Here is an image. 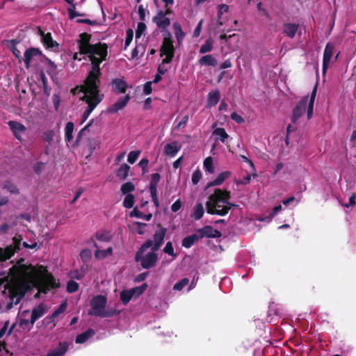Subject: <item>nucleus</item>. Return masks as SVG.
Instances as JSON below:
<instances>
[{
	"mask_svg": "<svg viewBox=\"0 0 356 356\" xmlns=\"http://www.w3.org/2000/svg\"><path fill=\"white\" fill-rule=\"evenodd\" d=\"M86 50L85 55L88 56L89 60L91 62V68L83 83L100 86V77L102 76L100 64L107 59L108 45L106 43L99 42L88 46V49Z\"/></svg>",
	"mask_w": 356,
	"mask_h": 356,
	"instance_id": "obj_1",
	"label": "nucleus"
},
{
	"mask_svg": "<svg viewBox=\"0 0 356 356\" xmlns=\"http://www.w3.org/2000/svg\"><path fill=\"white\" fill-rule=\"evenodd\" d=\"M79 87L80 91L84 93L81 99L88 104V107L81 115V124H83L96 106L104 99V95L101 92L99 85L83 83Z\"/></svg>",
	"mask_w": 356,
	"mask_h": 356,
	"instance_id": "obj_2",
	"label": "nucleus"
},
{
	"mask_svg": "<svg viewBox=\"0 0 356 356\" xmlns=\"http://www.w3.org/2000/svg\"><path fill=\"white\" fill-rule=\"evenodd\" d=\"M231 198L230 192L226 190L216 188L214 193L209 197V200L205 204L207 212L211 215H218L216 212L220 211L225 207L227 200Z\"/></svg>",
	"mask_w": 356,
	"mask_h": 356,
	"instance_id": "obj_3",
	"label": "nucleus"
},
{
	"mask_svg": "<svg viewBox=\"0 0 356 356\" xmlns=\"http://www.w3.org/2000/svg\"><path fill=\"white\" fill-rule=\"evenodd\" d=\"M152 241L147 240L138 249L135 254V261L140 262L141 266L145 269L153 268L157 262L158 256L156 251L148 252L145 257L143 256L144 252L149 248L152 247Z\"/></svg>",
	"mask_w": 356,
	"mask_h": 356,
	"instance_id": "obj_4",
	"label": "nucleus"
},
{
	"mask_svg": "<svg viewBox=\"0 0 356 356\" xmlns=\"http://www.w3.org/2000/svg\"><path fill=\"white\" fill-rule=\"evenodd\" d=\"M7 290L8 291V297L10 301L7 304L6 309H10L13 308V305L19 304L24 297L27 291V286L26 284L6 283L4 286V290L2 291L3 296L6 294Z\"/></svg>",
	"mask_w": 356,
	"mask_h": 356,
	"instance_id": "obj_5",
	"label": "nucleus"
},
{
	"mask_svg": "<svg viewBox=\"0 0 356 356\" xmlns=\"http://www.w3.org/2000/svg\"><path fill=\"white\" fill-rule=\"evenodd\" d=\"M165 56V57L162 60V63H171L175 56L173 40L170 32H168L165 35L160 49V56Z\"/></svg>",
	"mask_w": 356,
	"mask_h": 356,
	"instance_id": "obj_6",
	"label": "nucleus"
},
{
	"mask_svg": "<svg viewBox=\"0 0 356 356\" xmlns=\"http://www.w3.org/2000/svg\"><path fill=\"white\" fill-rule=\"evenodd\" d=\"M107 298L102 295H97L90 300L91 309L88 312V315L101 317V316H108L103 313L106 307Z\"/></svg>",
	"mask_w": 356,
	"mask_h": 356,
	"instance_id": "obj_7",
	"label": "nucleus"
},
{
	"mask_svg": "<svg viewBox=\"0 0 356 356\" xmlns=\"http://www.w3.org/2000/svg\"><path fill=\"white\" fill-rule=\"evenodd\" d=\"M309 95L303 97L292 111L291 122L296 123L307 109Z\"/></svg>",
	"mask_w": 356,
	"mask_h": 356,
	"instance_id": "obj_8",
	"label": "nucleus"
},
{
	"mask_svg": "<svg viewBox=\"0 0 356 356\" xmlns=\"http://www.w3.org/2000/svg\"><path fill=\"white\" fill-rule=\"evenodd\" d=\"M157 227L159 228L155 232L153 235V241L152 245V250L157 251L164 242V238L167 233V229L161 227V224H159Z\"/></svg>",
	"mask_w": 356,
	"mask_h": 356,
	"instance_id": "obj_9",
	"label": "nucleus"
},
{
	"mask_svg": "<svg viewBox=\"0 0 356 356\" xmlns=\"http://www.w3.org/2000/svg\"><path fill=\"white\" fill-rule=\"evenodd\" d=\"M152 22L161 29H165L170 24V20L168 17H166L164 10H159L153 17Z\"/></svg>",
	"mask_w": 356,
	"mask_h": 356,
	"instance_id": "obj_10",
	"label": "nucleus"
},
{
	"mask_svg": "<svg viewBox=\"0 0 356 356\" xmlns=\"http://www.w3.org/2000/svg\"><path fill=\"white\" fill-rule=\"evenodd\" d=\"M197 232L200 238L208 237V238H219L221 236V232L217 229L213 228L210 225H207L202 228L198 229Z\"/></svg>",
	"mask_w": 356,
	"mask_h": 356,
	"instance_id": "obj_11",
	"label": "nucleus"
},
{
	"mask_svg": "<svg viewBox=\"0 0 356 356\" xmlns=\"http://www.w3.org/2000/svg\"><path fill=\"white\" fill-rule=\"evenodd\" d=\"M24 261V259H20V260L17 262V264L10 268L9 275H10L12 277H19L26 274L27 270L29 269V266L22 264Z\"/></svg>",
	"mask_w": 356,
	"mask_h": 356,
	"instance_id": "obj_12",
	"label": "nucleus"
},
{
	"mask_svg": "<svg viewBox=\"0 0 356 356\" xmlns=\"http://www.w3.org/2000/svg\"><path fill=\"white\" fill-rule=\"evenodd\" d=\"M92 35L87 33H82L79 35V39L77 40L79 45V54H85L86 49H88V46H91L92 44L90 43Z\"/></svg>",
	"mask_w": 356,
	"mask_h": 356,
	"instance_id": "obj_13",
	"label": "nucleus"
},
{
	"mask_svg": "<svg viewBox=\"0 0 356 356\" xmlns=\"http://www.w3.org/2000/svg\"><path fill=\"white\" fill-rule=\"evenodd\" d=\"M130 99L131 96L129 95H126L119 98L118 100L108 108V112L111 113L118 112L127 106Z\"/></svg>",
	"mask_w": 356,
	"mask_h": 356,
	"instance_id": "obj_14",
	"label": "nucleus"
},
{
	"mask_svg": "<svg viewBox=\"0 0 356 356\" xmlns=\"http://www.w3.org/2000/svg\"><path fill=\"white\" fill-rule=\"evenodd\" d=\"M39 33L41 35V41L47 49L58 47V42L53 40L50 33H44L40 29H39Z\"/></svg>",
	"mask_w": 356,
	"mask_h": 356,
	"instance_id": "obj_15",
	"label": "nucleus"
},
{
	"mask_svg": "<svg viewBox=\"0 0 356 356\" xmlns=\"http://www.w3.org/2000/svg\"><path fill=\"white\" fill-rule=\"evenodd\" d=\"M47 312V309L43 303L39 304L37 307H35L31 312V316L30 319V323L33 326L35 322Z\"/></svg>",
	"mask_w": 356,
	"mask_h": 356,
	"instance_id": "obj_16",
	"label": "nucleus"
},
{
	"mask_svg": "<svg viewBox=\"0 0 356 356\" xmlns=\"http://www.w3.org/2000/svg\"><path fill=\"white\" fill-rule=\"evenodd\" d=\"M334 47L332 44L327 43L325 46L323 52V73L325 74L328 65L330 62V59L332 56Z\"/></svg>",
	"mask_w": 356,
	"mask_h": 356,
	"instance_id": "obj_17",
	"label": "nucleus"
},
{
	"mask_svg": "<svg viewBox=\"0 0 356 356\" xmlns=\"http://www.w3.org/2000/svg\"><path fill=\"white\" fill-rule=\"evenodd\" d=\"M113 90L117 94L125 93L128 88V85L125 81L122 79H114L111 81Z\"/></svg>",
	"mask_w": 356,
	"mask_h": 356,
	"instance_id": "obj_18",
	"label": "nucleus"
},
{
	"mask_svg": "<svg viewBox=\"0 0 356 356\" xmlns=\"http://www.w3.org/2000/svg\"><path fill=\"white\" fill-rule=\"evenodd\" d=\"M8 125L15 138L21 140L22 134L25 131L26 127L22 123L16 121H9Z\"/></svg>",
	"mask_w": 356,
	"mask_h": 356,
	"instance_id": "obj_19",
	"label": "nucleus"
},
{
	"mask_svg": "<svg viewBox=\"0 0 356 356\" xmlns=\"http://www.w3.org/2000/svg\"><path fill=\"white\" fill-rule=\"evenodd\" d=\"M181 145L177 141L168 143L164 147V154L170 157H174L181 149Z\"/></svg>",
	"mask_w": 356,
	"mask_h": 356,
	"instance_id": "obj_20",
	"label": "nucleus"
},
{
	"mask_svg": "<svg viewBox=\"0 0 356 356\" xmlns=\"http://www.w3.org/2000/svg\"><path fill=\"white\" fill-rule=\"evenodd\" d=\"M42 54L41 51L38 48L31 47L27 49L24 52V58H23L26 68L29 67L30 63L34 56Z\"/></svg>",
	"mask_w": 356,
	"mask_h": 356,
	"instance_id": "obj_21",
	"label": "nucleus"
},
{
	"mask_svg": "<svg viewBox=\"0 0 356 356\" xmlns=\"http://www.w3.org/2000/svg\"><path fill=\"white\" fill-rule=\"evenodd\" d=\"M68 348L69 343L67 341L60 342L56 348L48 352L47 356H64Z\"/></svg>",
	"mask_w": 356,
	"mask_h": 356,
	"instance_id": "obj_22",
	"label": "nucleus"
},
{
	"mask_svg": "<svg viewBox=\"0 0 356 356\" xmlns=\"http://www.w3.org/2000/svg\"><path fill=\"white\" fill-rule=\"evenodd\" d=\"M317 88H318V83H316L314 85L313 90L312 91V93L310 95V97L308 98V102H307V119L310 120L313 116V111H314V104L315 98L316 96L317 92Z\"/></svg>",
	"mask_w": 356,
	"mask_h": 356,
	"instance_id": "obj_23",
	"label": "nucleus"
},
{
	"mask_svg": "<svg viewBox=\"0 0 356 356\" xmlns=\"http://www.w3.org/2000/svg\"><path fill=\"white\" fill-rule=\"evenodd\" d=\"M300 29L298 24L285 23L283 26L282 33L289 38H293Z\"/></svg>",
	"mask_w": 356,
	"mask_h": 356,
	"instance_id": "obj_24",
	"label": "nucleus"
},
{
	"mask_svg": "<svg viewBox=\"0 0 356 356\" xmlns=\"http://www.w3.org/2000/svg\"><path fill=\"white\" fill-rule=\"evenodd\" d=\"M89 267L88 265L84 264L80 267L79 269H76L71 270L70 273V276L72 279H75L77 280H81L88 271Z\"/></svg>",
	"mask_w": 356,
	"mask_h": 356,
	"instance_id": "obj_25",
	"label": "nucleus"
},
{
	"mask_svg": "<svg viewBox=\"0 0 356 356\" xmlns=\"http://www.w3.org/2000/svg\"><path fill=\"white\" fill-rule=\"evenodd\" d=\"M231 176L230 171H225L218 175V177L213 181L207 184V187L221 185L227 179Z\"/></svg>",
	"mask_w": 356,
	"mask_h": 356,
	"instance_id": "obj_26",
	"label": "nucleus"
},
{
	"mask_svg": "<svg viewBox=\"0 0 356 356\" xmlns=\"http://www.w3.org/2000/svg\"><path fill=\"white\" fill-rule=\"evenodd\" d=\"M95 334V332L93 329L89 328L86 331L78 334L76 337L75 342L76 343H83L88 339L91 338Z\"/></svg>",
	"mask_w": 356,
	"mask_h": 356,
	"instance_id": "obj_27",
	"label": "nucleus"
},
{
	"mask_svg": "<svg viewBox=\"0 0 356 356\" xmlns=\"http://www.w3.org/2000/svg\"><path fill=\"white\" fill-rule=\"evenodd\" d=\"M200 236L196 232L195 234H193L190 236H188L182 239L181 245L183 247L186 248H190L192 247L196 242L200 239Z\"/></svg>",
	"mask_w": 356,
	"mask_h": 356,
	"instance_id": "obj_28",
	"label": "nucleus"
},
{
	"mask_svg": "<svg viewBox=\"0 0 356 356\" xmlns=\"http://www.w3.org/2000/svg\"><path fill=\"white\" fill-rule=\"evenodd\" d=\"M220 98V94L219 90L216 89L215 90H213L210 92L208 94L207 97V104L209 106H216Z\"/></svg>",
	"mask_w": 356,
	"mask_h": 356,
	"instance_id": "obj_29",
	"label": "nucleus"
},
{
	"mask_svg": "<svg viewBox=\"0 0 356 356\" xmlns=\"http://www.w3.org/2000/svg\"><path fill=\"white\" fill-rule=\"evenodd\" d=\"M94 246L97 249L95 252V257L98 259H103L108 255L113 254V248L109 247L106 250H101L99 249L98 245L96 243H94Z\"/></svg>",
	"mask_w": 356,
	"mask_h": 356,
	"instance_id": "obj_30",
	"label": "nucleus"
},
{
	"mask_svg": "<svg viewBox=\"0 0 356 356\" xmlns=\"http://www.w3.org/2000/svg\"><path fill=\"white\" fill-rule=\"evenodd\" d=\"M198 62L200 65L215 67L217 65V60L211 54L202 56Z\"/></svg>",
	"mask_w": 356,
	"mask_h": 356,
	"instance_id": "obj_31",
	"label": "nucleus"
},
{
	"mask_svg": "<svg viewBox=\"0 0 356 356\" xmlns=\"http://www.w3.org/2000/svg\"><path fill=\"white\" fill-rule=\"evenodd\" d=\"M130 166L127 163L122 164L117 170L116 176L121 180H124L127 178Z\"/></svg>",
	"mask_w": 356,
	"mask_h": 356,
	"instance_id": "obj_32",
	"label": "nucleus"
},
{
	"mask_svg": "<svg viewBox=\"0 0 356 356\" xmlns=\"http://www.w3.org/2000/svg\"><path fill=\"white\" fill-rule=\"evenodd\" d=\"M161 179V176L158 172L151 175V179L149 186L150 193L157 192V184Z\"/></svg>",
	"mask_w": 356,
	"mask_h": 356,
	"instance_id": "obj_33",
	"label": "nucleus"
},
{
	"mask_svg": "<svg viewBox=\"0 0 356 356\" xmlns=\"http://www.w3.org/2000/svg\"><path fill=\"white\" fill-rule=\"evenodd\" d=\"M15 254V250L11 248H0V261H5L11 258Z\"/></svg>",
	"mask_w": 356,
	"mask_h": 356,
	"instance_id": "obj_34",
	"label": "nucleus"
},
{
	"mask_svg": "<svg viewBox=\"0 0 356 356\" xmlns=\"http://www.w3.org/2000/svg\"><path fill=\"white\" fill-rule=\"evenodd\" d=\"M74 125L72 122H68L65 127V140L69 143L72 140V134L74 131Z\"/></svg>",
	"mask_w": 356,
	"mask_h": 356,
	"instance_id": "obj_35",
	"label": "nucleus"
},
{
	"mask_svg": "<svg viewBox=\"0 0 356 356\" xmlns=\"http://www.w3.org/2000/svg\"><path fill=\"white\" fill-rule=\"evenodd\" d=\"M173 29L175 30V38L177 40L178 44H180L181 40L185 36L184 32L182 31L181 26L178 22L173 24Z\"/></svg>",
	"mask_w": 356,
	"mask_h": 356,
	"instance_id": "obj_36",
	"label": "nucleus"
},
{
	"mask_svg": "<svg viewBox=\"0 0 356 356\" xmlns=\"http://www.w3.org/2000/svg\"><path fill=\"white\" fill-rule=\"evenodd\" d=\"M67 301L65 300L62 302V303L59 305V307L54 310V312L51 314V316H49V318L51 321H54L55 318L58 316L60 314L63 313L67 309Z\"/></svg>",
	"mask_w": 356,
	"mask_h": 356,
	"instance_id": "obj_37",
	"label": "nucleus"
},
{
	"mask_svg": "<svg viewBox=\"0 0 356 356\" xmlns=\"http://www.w3.org/2000/svg\"><path fill=\"white\" fill-rule=\"evenodd\" d=\"M130 217H136L138 218L144 219L147 221L151 220L152 215L151 213L143 214L141 211H140L137 207H135L133 211L129 214Z\"/></svg>",
	"mask_w": 356,
	"mask_h": 356,
	"instance_id": "obj_38",
	"label": "nucleus"
},
{
	"mask_svg": "<svg viewBox=\"0 0 356 356\" xmlns=\"http://www.w3.org/2000/svg\"><path fill=\"white\" fill-rule=\"evenodd\" d=\"M204 213V209L203 205L201 203L197 204L194 207V211L192 214V218L195 220H200Z\"/></svg>",
	"mask_w": 356,
	"mask_h": 356,
	"instance_id": "obj_39",
	"label": "nucleus"
},
{
	"mask_svg": "<svg viewBox=\"0 0 356 356\" xmlns=\"http://www.w3.org/2000/svg\"><path fill=\"white\" fill-rule=\"evenodd\" d=\"M147 284L146 283H143L139 286L130 289L129 291L132 293L134 298H138L147 289Z\"/></svg>",
	"mask_w": 356,
	"mask_h": 356,
	"instance_id": "obj_40",
	"label": "nucleus"
},
{
	"mask_svg": "<svg viewBox=\"0 0 356 356\" xmlns=\"http://www.w3.org/2000/svg\"><path fill=\"white\" fill-rule=\"evenodd\" d=\"M95 236L97 240L103 242H109L112 238L111 233L108 231L97 232Z\"/></svg>",
	"mask_w": 356,
	"mask_h": 356,
	"instance_id": "obj_41",
	"label": "nucleus"
},
{
	"mask_svg": "<svg viewBox=\"0 0 356 356\" xmlns=\"http://www.w3.org/2000/svg\"><path fill=\"white\" fill-rule=\"evenodd\" d=\"M238 207V204L229 202V200L227 201V202L225 204V207L222 208V210L220 211H217V213L220 214V216H226L228 212L233 208H237Z\"/></svg>",
	"mask_w": 356,
	"mask_h": 356,
	"instance_id": "obj_42",
	"label": "nucleus"
},
{
	"mask_svg": "<svg viewBox=\"0 0 356 356\" xmlns=\"http://www.w3.org/2000/svg\"><path fill=\"white\" fill-rule=\"evenodd\" d=\"M120 298L123 305H126L129 303L131 299L134 298V296L129 289L123 290L120 294Z\"/></svg>",
	"mask_w": 356,
	"mask_h": 356,
	"instance_id": "obj_43",
	"label": "nucleus"
},
{
	"mask_svg": "<svg viewBox=\"0 0 356 356\" xmlns=\"http://www.w3.org/2000/svg\"><path fill=\"white\" fill-rule=\"evenodd\" d=\"M135 202V197L132 194H127L124 200H123V206L127 209H131L134 207Z\"/></svg>",
	"mask_w": 356,
	"mask_h": 356,
	"instance_id": "obj_44",
	"label": "nucleus"
},
{
	"mask_svg": "<svg viewBox=\"0 0 356 356\" xmlns=\"http://www.w3.org/2000/svg\"><path fill=\"white\" fill-rule=\"evenodd\" d=\"M189 283V279L187 277H184L181 280H180L179 282H177L174 286H173V290L181 291L186 286H187Z\"/></svg>",
	"mask_w": 356,
	"mask_h": 356,
	"instance_id": "obj_45",
	"label": "nucleus"
},
{
	"mask_svg": "<svg viewBox=\"0 0 356 356\" xmlns=\"http://www.w3.org/2000/svg\"><path fill=\"white\" fill-rule=\"evenodd\" d=\"M213 49V43L211 39H207L205 42L200 47V53L205 54Z\"/></svg>",
	"mask_w": 356,
	"mask_h": 356,
	"instance_id": "obj_46",
	"label": "nucleus"
},
{
	"mask_svg": "<svg viewBox=\"0 0 356 356\" xmlns=\"http://www.w3.org/2000/svg\"><path fill=\"white\" fill-rule=\"evenodd\" d=\"M120 190L123 194L127 195L135 190V186L132 182L128 181L121 186Z\"/></svg>",
	"mask_w": 356,
	"mask_h": 356,
	"instance_id": "obj_47",
	"label": "nucleus"
},
{
	"mask_svg": "<svg viewBox=\"0 0 356 356\" xmlns=\"http://www.w3.org/2000/svg\"><path fill=\"white\" fill-rule=\"evenodd\" d=\"M204 168L209 173L214 172L213 159L211 156H209L204 159Z\"/></svg>",
	"mask_w": 356,
	"mask_h": 356,
	"instance_id": "obj_48",
	"label": "nucleus"
},
{
	"mask_svg": "<svg viewBox=\"0 0 356 356\" xmlns=\"http://www.w3.org/2000/svg\"><path fill=\"white\" fill-rule=\"evenodd\" d=\"M213 134L217 136H219L220 138V140L224 143L225 141V140L228 138V134H227V132L225 131V129L224 128H216L214 131H213Z\"/></svg>",
	"mask_w": 356,
	"mask_h": 356,
	"instance_id": "obj_49",
	"label": "nucleus"
},
{
	"mask_svg": "<svg viewBox=\"0 0 356 356\" xmlns=\"http://www.w3.org/2000/svg\"><path fill=\"white\" fill-rule=\"evenodd\" d=\"M145 51V47L143 44H138L135 47V48L132 50L131 52V58H135L138 56V54L140 52L141 56L143 55Z\"/></svg>",
	"mask_w": 356,
	"mask_h": 356,
	"instance_id": "obj_50",
	"label": "nucleus"
},
{
	"mask_svg": "<svg viewBox=\"0 0 356 356\" xmlns=\"http://www.w3.org/2000/svg\"><path fill=\"white\" fill-rule=\"evenodd\" d=\"M70 6H71L67 8L68 15H69V18L70 19H73L77 16H83L85 15V14H81V13L76 12V10H75L76 4L74 3L73 2L72 3H70Z\"/></svg>",
	"mask_w": 356,
	"mask_h": 356,
	"instance_id": "obj_51",
	"label": "nucleus"
},
{
	"mask_svg": "<svg viewBox=\"0 0 356 356\" xmlns=\"http://www.w3.org/2000/svg\"><path fill=\"white\" fill-rule=\"evenodd\" d=\"M21 240H22L21 236H15L13 238V245L7 246L6 248H11L13 250H15V253L16 252L19 251L21 249V248H20Z\"/></svg>",
	"mask_w": 356,
	"mask_h": 356,
	"instance_id": "obj_52",
	"label": "nucleus"
},
{
	"mask_svg": "<svg viewBox=\"0 0 356 356\" xmlns=\"http://www.w3.org/2000/svg\"><path fill=\"white\" fill-rule=\"evenodd\" d=\"M229 11V6L226 4H220L218 6V25H222V23L220 21L221 15L223 13H227Z\"/></svg>",
	"mask_w": 356,
	"mask_h": 356,
	"instance_id": "obj_53",
	"label": "nucleus"
},
{
	"mask_svg": "<svg viewBox=\"0 0 356 356\" xmlns=\"http://www.w3.org/2000/svg\"><path fill=\"white\" fill-rule=\"evenodd\" d=\"M134 37V31L131 29H128L126 31V38L124 42V49L131 44Z\"/></svg>",
	"mask_w": 356,
	"mask_h": 356,
	"instance_id": "obj_54",
	"label": "nucleus"
},
{
	"mask_svg": "<svg viewBox=\"0 0 356 356\" xmlns=\"http://www.w3.org/2000/svg\"><path fill=\"white\" fill-rule=\"evenodd\" d=\"M146 29V25L143 22L138 23L137 29L136 30V39L140 38Z\"/></svg>",
	"mask_w": 356,
	"mask_h": 356,
	"instance_id": "obj_55",
	"label": "nucleus"
},
{
	"mask_svg": "<svg viewBox=\"0 0 356 356\" xmlns=\"http://www.w3.org/2000/svg\"><path fill=\"white\" fill-rule=\"evenodd\" d=\"M80 257L83 262H87L89 261L92 257V252L88 249H84L81 251L80 252Z\"/></svg>",
	"mask_w": 356,
	"mask_h": 356,
	"instance_id": "obj_56",
	"label": "nucleus"
},
{
	"mask_svg": "<svg viewBox=\"0 0 356 356\" xmlns=\"http://www.w3.org/2000/svg\"><path fill=\"white\" fill-rule=\"evenodd\" d=\"M140 154V151H131L128 154L127 161L133 164L136 162V161L138 159L139 155Z\"/></svg>",
	"mask_w": 356,
	"mask_h": 356,
	"instance_id": "obj_57",
	"label": "nucleus"
},
{
	"mask_svg": "<svg viewBox=\"0 0 356 356\" xmlns=\"http://www.w3.org/2000/svg\"><path fill=\"white\" fill-rule=\"evenodd\" d=\"M79 289V284L73 280H70L67 284V291L69 293H74Z\"/></svg>",
	"mask_w": 356,
	"mask_h": 356,
	"instance_id": "obj_58",
	"label": "nucleus"
},
{
	"mask_svg": "<svg viewBox=\"0 0 356 356\" xmlns=\"http://www.w3.org/2000/svg\"><path fill=\"white\" fill-rule=\"evenodd\" d=\"M3 188L12 193H18V189L15 185L9 181H6L3 184Z\"/></svg>",
	"mask_w": 356,
	"mask_h": 356,
	"instance_id": "obj_59",
	"label": "nucleus"
},
{
	"mask_svg": "<svg viewBox=\"0 0 356 356\" xmlns=\"http://www.w3.org/2000/svg\"><path fill=\"white\" fill-rule=\"evenodd\" d=\"M163 252L165 254H168V255H170V256L174 257H175L177 256V254H175V252H174V248H173V246H172V243L170 241H168L166 243L165 248H163Z\"/></svg>",
	"mask_w": 356,
	"mask_h": 356,
	"instance_id": "obj_60",
	"label": "nucleus"
},
{
	"mask_svg": "<svg viewBox=\"0 0 356 356\" xmlns=\"http://www.w3.org/2000/svg\"><path fill=\"white\" fill-rule=\"evenodd\" d=\"M256 176H257L256 174H252V175L248 174L246 176L243 177V179H241L238 181H236V183L237 185H239V184L247 185L250 182L252 177H254Z\"/></svg>",
	"mask_w": 356,
	"mask_h": 356,
	"instance_id": "obj_61",
	"label": "nucleus"
},
{
	"mask_svg": "<svg viewBox=\"0 0 356 356\" xmlns=\"http://www.w3.org/2000/svg\"><path fill=\"white\" fill-rule=\"evenodd\" d=\"M134 225L136 227V232L138 234L142 235L145 233V227L147 226L146 223L135 222Z\"/></svg>",
	"mask_w": 356,
	"mask_h": 356,
	"instance_id": "obj_62",
	"label": "nucleus"
},
{
	"mask_svg": "<svg viewBox=\"0 0 356 356\" xmlns=\"http://www.w3.org/2000/svg\"><path fill=\"white\" fill-rule=\"evenodd\" d=\"M44 139L49 143V144H51L53 141L54 136V131L53 130H49L44 133L43 134Z\"/></svg>",
	"mask_w": 356,
	"mask_h": 356,
	"instance_id": "obj_63",
	"label": "nucleus"
},
{
	"mask_svg": "<svg viewBox=\"0 0 356 356\" xmlns=\"http://www.w3.org/2000/svg\"><path fill=\"white\" fill-rule=\"evenodd\" d=\"M201 178L202 172L199 170H195L192 175V183L194 185L197 184L200 181Z\"/></svg>",
	"mask_w": 356,
	"mask_h": 356,
	"instance_id": "obj_64",
	"label": "nucleus"
}]
</instances>
